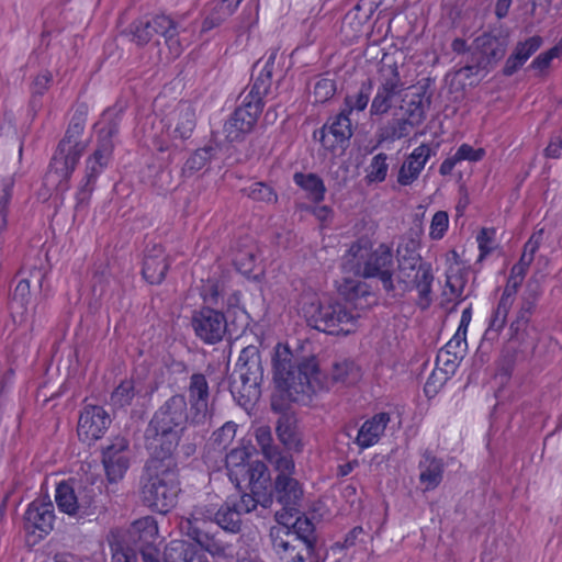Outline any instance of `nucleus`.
Here are the masks:
<instances>
[{
	"mask_svg": "<svg viewBox=\"0 0 562 562\" xmlns=\"http://www.w3.org/2000/svg\"><path fill=\"white\" fill-rule=\"evenodd\" d=\"M543 156L549 159L562 158V136H551L547 147L543 149Z\"/></svg>",
	"mask_w": 562,
	"mask_h": 562,
	"instance_id": "obj_64",
	"label": "nucleus"
},
{
	"mask_svg": "<svg viewBox=\"0 0 562 562\" xmlns=\"http://www.w3.org/2000/svg\"><path fill=\"white\" fill-rule=\"evenodd\" d=\"M14 182L12 179L3 180L0 191V234L8 225L9 205L12 199Z\"/></svg>",
	"mask_w": 562,
	"mask_h": 562,
	"instance_id": "obj_49",
	"label": "nucleus"
},
{
	"mask_svg": "<svg viewBox=\"0 0 562 562\" xmlns=\"http://www.w3.org/2000/svg\"><path fill=\"white\" fill-rule=\"evenodd\" d=\"M516 300V296L502 292L501 297L497 302L496 307L492 311L488 318L487 328L485 330L486 336L496 337L505 328L507 323V316Z\"/></svg>",
	"mask_w": 562,
	"mask_h": 562,
	"instance_id": "obj_32",
	"label": "nucleus"
},
{
	"mask_svg": "<svg viewBox=\"0 0 562 562\" xmlns=\"http://www.w3.org/2000/svg\"><path fill=\"white\" fill-rule=\"evenodd\" d=\"M526 276H527V272L520 270V268L513 266L509 271V276L507 278V281H506V284H505V288L503 291L516 296Z\"/></svg>",
	"mask_w": 562,
	"mask_h": 562,
	"instance_id": "obj_61",
	"label": "nucleus"
},
{
	"mask_svg": "<svg viewBox=\"0 0 562 562\" xmlns=\"http://www.w3.org/2000/svg\"><path fill=\"white\" fill-rule=\"evenodd\" d=\"M449 379L447 373L440 371V367H435L424 385L425 396L434 398Z\"/></svg>",
	"mask_w": 562,
	"mask_h": 562,
	"instance_id": "obj_51",
	"label": "nucleus"
},
{
	"mask_svg": "<svg viewBox=\"0 0 562 562\" xmlns=\"http://www.w3.org/2000/svg\"><path fill=\"white\" fill-rule=\"evenodd\" d=\"M557 48H549L548 50L539 54L529 65L530 69L539 71L541 75L546 74L551 66L554 58L560 57L555 53Z\"/></svg>",
	"mask_w": 562,
	"mask_h": 562,
	"instance_id": "obj_60",
	"label": "nucleus"
},
{
	"mask_svg": "<svg viewBox=\"0 0 562 562\" xmlns=\"http://www.w3.org/2000/svg\"><path fill=\"white\" fill-rule=\"evenodd\" d=\"M170 268V262L166 254V249L160 244H155L146 249L142 274L150 284H160Z\"/></svg>",
	"mask_w": 562,
	"mask_h": 562,
	"instance_id": "obj_26",
	"label": "nucleus"
},
{
	"mask_svg": "<svg viewBox=\"0 0 562 562\" xmlns=\"http://www.w3.org/2000/svg\"><path fill=\"white\" fill-rule=\"evenodd\" d=\"M391 422V415L380 412L366 419L359 427L353 443L360 451L369 449L379 443Z\"/></svg>",
	"mask_w": 562,
	"mask_h": 562,
	"instance_id": "obj_25",
	"label": "nucleus"
},
{
	"mask_svg": "<svg viewBox=\"0 0 562 562\" xmlns=\"http://www.w3.org/2000/svg\"><path fill=\"white\" fill-rule=\"evenodd\" d=\"M414 278L407 280V285L402 286L403 291L418 292L417 305L423 310L428 308L431 303V286L434 282L431 263L422 259L420 263L415 267Z\"/></svg>",
	"mask_w": 562,
	"mask_h": 562,
	"instance_id": "obj_27",
	"label": "nucleus"
},
{
	"mask_svg": "<svg viewBox=\"0 0 562 562\" xmlns=\"http://www.w3.org/2000/svg\"><path fill=\"white\" fill-rule=\"evenodd\" d=\"M290 525L284 521L285 515L277 513L278 526L270 530L272 548L283 562H323L316 552L315 526L304 515H294Z\"/></svg>",
	"mask_w": 562,
	"mask_h": 562,
	"instance_id": "obj_4",
	"label": "nucleus"
},
{
	"mask_svg": "<svg viewBox=\"0 0 562 562\" xmlns=\"http://www.w3.org/2000/svg\"><path fill=\"white\" fill-rule=\"evenodd\" d=\"M241 297L243 295L240 291H232L223 300L222 308L226 314L232 315L235 318H237L239 315L248 316L247 311L241 302Z\"/></svg>",
	"mask_w": 562,
	"mask_h": 562,
	"instance_id": "obj_55",
	"label": "nucleus"
},
{
	"mask_svg": "<svg viewBox=\"0 0 562 562\" xmlns=\"http://www.w3.org/2000/svg\"><path fill=\"white\" fill-rule=\"evenodd\" d=\"M243 192L255 202L267 204L278 202V193L276 190L262 181L254 182L248 188L243 189Z\"/></svg>",
	"mask_w": 562,
	"mask_h": 562,
	"instance_id": "obj_43",
	"label": "nucleus"
},
{
	"mask_svg": "<svg viewBox=\"0 0 562 562\" xmlns=\"http://www.w3.org/2000/svg\"><path fill=\"white\" fill-rule=\"evenodd\" d=\"M252 471L255 473L250 474V479L243 482L250 493L241 494L239 501L233 503L241 514L255 510L258 505L267 508L273 502V488L268 467L260 464Z\"/></svg>",
	"mask_w": 562,
	"mask_h": 562,
	"instance_id": "obj_11",
	"label": "nucleus"
},
{
	"mask_svg": "<svg viewBox=\"0 0 562 562\" xmlns=\"http://www.w3.org/2000/svg\"><path fill=\"white\" fill-rule=\"evenodd\" d=\"M31 299V285L27 279H22L18 282L11 300L12 314L16 313V308L21 310V317L26 313L27 305Z\"/></svg>",
	"mask_w": 562,
	"mask_h": 562,
	"instance_id": "obj_44",
	"label": "nucleus"
},
{
	"mask_svg": "<svg viewBox=\"0 0 562 562\" xmlns=\"http://www.w3.org/2000/svg\"><path fill=\"white\" fill-rule=\"evenodd\" d=\"M369 18L370 15L367 13L361 14V7L357 4L346 14L344 25L350 26L355 32L353 37H358Z\"/></svg>",
	"mask_w": 562,
	"mask_h": 562,
	"instance_id": "obj_56",
	"label": "nucleus"
},
{
	"mask_svg": "<svg viewBox=\"0 0 562 562\" xmlns=\"http://www.w3.org/2000/svg\"><path fill=\"white\" fill-rule=\"evenodd\" d=\"M272 488L277 501L282 505L284 515L294 517V515L300 514L299 507L303 491L297 480L292 476L278 475Z\"/></svg>",
	"mask_w": 562,
	"mask_h": 562,
	"instance_id": "obj_24",
	"label": "nucleus"
},
{
	"mask_svg": "<svg viewBox=\"0 0 562 562\" xmlns=\"http://www.w3.org/2000/svg\"><path fill=\"white\" fill-rule=\"evenodd\" d=\"M231 3L225 0L210 1L205 7V16L202 21L201 32L206 33L218 27L224 21L235 13Z\"/></svg>",
	"mask_w": 562,
	"mask_h": 562,
	"instance_id": "obj_33",
	"label": "nucleus"
},
{
	"mask_svg": "<svg viewBox=\"0 0 562 562\" xmlns=\"http://www.w3.org/2000/svg\"><path fill=\"white\" fill-rule=\"evenodd\" d=\"M496 228L482 227L476 234V243L479 248V261L487 258L496 248Z\"/></svg>",
	"mask_w": 562,
	"mask_h": 562,
	"instance_id": "obj_47",
	"label": "nucleus"
},
{
	"mask_svg": "<svg viewBox=\"0 0 562 562\" xmlns=\"http://www.w3.org/2000/svg\"><path fill=\"white\" fill-rule=\"evenodd\" d=\"M372 87V80L368 79L367 81L362 82L359 91L356 94L346 95L341 112L350 116L353 111H363L369 104Z\"/></svg>",
	"mask_w": 562,
	"mask_h": 562,
	"instance_id": "obj_39",
	"label": "nucleus"
},
{
	"mask_svg": "<svg viewBox=\"0 0 562 562\" xmlns=\"http://www.w3.org/2000/svg\"><path fill=\"white\" fill-rule=\"evenodd\" d=\"M252 450L248 447H237L232 449L225 457V468L229 481L241 490L243 482L250 479L252 470L257 465L266 464L262 461H251Z\"/></svg>",
	"mask_w": 562,
	"mask_h": 562,
	"instance_id": "obj_20",
	"label": "nucleus"
},
{
	"mask_svg": "<svg viewBox=\"0 0 562 562\" xmlns=\"http://www.w3.org/2000/svg\"><path fill=\"white\" fill-rule=\"evenodd\" d=\"M131 34L137 44H147L154 36L151 20L139 18L131 24Z\"/></svg>",
	"mask_w": 562,
	"mask_h": 562,
	"instance_id": "obj_52",
	"label": "nucleus"
},
{
	"mask_svg": "<svg viewBox=\"0 0 562 562\" xmlns=\"http://www.w3.org/2000/svg\"><path fill=\"white\" fill-rule=\"evenodd\" d=\"M111 423V417L104 407L86 405L79 415L78 437L82 442L91 445L105 435Z\"/></svg>",
	"mask_w": 562,
	"mask_h": 562,
	"instance_id": "obj_15",
	"label": "nucleus"
},
{
	"mask_svg": "<svg viewBox=\"0 0 562 562\" xmlns=\"http://www.w3.org/2000/svg\"><path fill=\"white\" fill-rule=\"evenodd\" d=\"M273 379L295 403L307 404L323 390V373L315 357L296 359L288 344L278 342L272 357Z\"/></svg>",
	"mask_w": 562,
	"mask_h": 562,
	"instance_id": "obj_1",
	"label": "nucleus"
},
{
	"mask_svg": "<svg viewBox=\"0 0 562 562\" xmlns=\"http://www.w3.org/2000/svg\"><path fill=\"white\" fill-rule=\"evenodd\" d=\"M380 83L370 105L371 115H383L393 106L394 100L404 89L396 63L382 64L379 68Z\"/></svg>",
	"mask_w": 562,
	"mask_h": 562,
	"instance_id": "obj_12",
	"label": "nucleus"
},
{
	"mask_svg": "<svg viewBox=\"0 0 562 562\" xmlns=\"http://www.w3.org/2000/svg\"><path fill=\"white\" fill-rule=\"evenodd\" d=\"M459 358V356H451L447 350H439L435 367H440V371L451 378L458 368Z\"/></svg>",
	"mask_w": 562,
	"mask_h": 562,
	"instance_id": "obj_57",
	"label": "nucleus"
},
{
	"mask_svg": "<svg viewBox=\"0 0 562 562\" xmlns=\"http://www.w3.org/2000/svg\"><path fill=\"white\" fill-rule=\"evenodd\" d=\"M337 91L335 79L329 77H319L313 89L314 103H325L329 101Z\"/></svg>",
	"mask_w": 562,
	"mask_h": 562,
	"instance_id": "obj_48",
	"label": "nucleus"
},
{
	"mask_svg": "<svg viewBox=\"0 0 562 562\" xmlns=\"http://www.w3.org/2000/svg\"><path fill=\"white\" fill-rule=\"evenodd\" d=\"M130 538L135 550L142 555L143 562H160V550L156 546L158 539V524L153 516H145L135 520L130 528ZM194 548L183 540H172L164 551V562H202Z\"/></svg>",
	"mask_w": 562,
	"mask_h": 562,
	"instance_id": "obj_7",
	"label": "nucleus"
},
{
	"mask_svg": "<svg viewBox=\"0 0 562 562\" xmlns=\"http://www.w3.org/2000/svg\"><path fill=\"white\" fill-rule=\"evenodd\" d=\"M273 63L274 56L272 55L254 80L241 104L225 122L223 130L228 142L243 140L254 130L265 106L263 99L271 87Z\"/></svg>",
	"mask_w": 562,
	"mask_h": 562,
	"instance_id": "obj_6",
	"label": "nucleus"
},
{
	"mask_svg": "<svg viewBox=\"0 0 562 562\" xmlns=\"http://www.w3.org/2000/svg\"><path fill=\"white\" fill-rule=\"evenodd\" d=\"M360 313H355L344 302L321 303L312 316L314 328L334 336H347L358 329Z\"/></svg>",
	"mask_w": 562,
	"mask_h": 562,
	"instance_id": "obj_10",
	"label": "nucleus"
},
{
	"mask_svg": "<svg viewBox=\"0 0 562 562\" xmlns=\"http://www.w3.org/2000/svg\"><path fill=\"white\" fill-rule=\"evenodd\" d=\"M263 380V368L259 349L249 345L241 349L234 372L229 380V391L246 405L260 395V385Z\"/></svg>",
	"mask_w": 562,
	"mask_h": 562,
	"instance_id": "obj_9",
	"label": "nucleus"
},
{
	"mask_svg": "<svg viewBox=\"0 0 562 562\" xmlns=\"http://www.w3.org/2000/svg\"><path fill=\"white\" fill-rule=\"evenodd\" d=\"M191 325L195 336L206 345L220 342L227 327V321L224 312L202 306L193 312Z\"/></svg>",
	"mask_w": 562,
	"mask_h": 562,
	"instance_id": "obj_13",
	"label": "nucleus"
},
{
	"mask_svg": "<svg viewBox=\"0 0 562 562\" xmlns=\"http://www.w3.org/2000/svg\"><path fill=\"white\" fill-rule=\"evenodd\" d=\"M117 132L115 125L109 126L108 130L101 128L99 134L97 148L86 160V175L88 181H97L100 175L109 166L114 150L112 140L113 135Z\"/></svg>",
	"mask_w": 562,
	"mask_h": 562,
	"instance_id": "obj_21",
	"label": "nucleus"
},
{
	"mask_svg": "<svg viewBox=\"0 0 562 562\" xmlns=\"http://www.w3.org/2000/svg\"><path fill=\"white\" fill-rule=\"evenodd\" d=\"M271 462H274L278 475L292 476L295 464L291 454L272 453Z\"/></svg>",
	"mask_w": 562,
	"mask_h": 562,
	"instance_id": "obj_62",
	"label": "nucleus"
},
{
	"mask_svg": "<svg viewBox=\"0 0 562 562\" xmlns=\"http://www.w3.org/2000/svg\"><path fill=\"white\" fill-rule=\"evenodd\" d=\"M409 134V123L406 120H393L383 130L382 137L385 140L402 139Z\"/></svg>",
	"mask_w": 562,
	"mask_h": 562,
	"instance_id": "obj_54",
	"label": "nucleus"
},
{
	"mask_svg": "<svg viewBox=\"0 0 562 562\" xmlns=\"http://www.w3.org/2000/svg\"><path fill=\"white\" fill-rule=\"evenodd\" d=\"M180 492L179 470L173 456H149L140 488L143 504L155 513L166 515L178 504Z\"/></svg>",
	"mask_w": 562,
	"mask_h": 562,
	"instance_id": "obj_3",
	"label": "nucleus"
},
{
	"mask_svg": "<svg viewBox=\"0 0 562 562\" xmlns=\"http://www.w3.org/2000/svg\"><path fill=\"white\" fill-rule=\"evenodd\" d=\"M293 181L306 193V198L314 204H319L324 201L326 187L318 175L313 172H295L293 175Z\"/></svg>",
	"mask_w": 562,
	"mask_h": 562,
	"instance_id": "obj_34",
	"label": "nucleus"
},
{
	"mask_svg": "<svg viewBox=\"0 0 562 562\" xmlns=\"http://www.w3.org/2000/svg\"><path fill=\"white\" fill-rule=\"evenodd\" d=\"M214 524L223 531L238 533L241 529V513L234 504L226 502L216 512Z\"/></svg>",
	"mask_w": 562,
	"mask_h": 562,
	"instance_id": "obj_37",
	"label": "nucleus"
},
{
	"mask_svg": "<svg viewBox=\"0 0 562 562\" xmlns=\"http://www.w3.org/2000/svg\"><path fill=\"white\" fill-rule=\"evenodd\" d=\"M542 42V37L539 35H533L518 42L504 64L503 75L509 77L517 72L541 47Z\"/></svg>",
	"mask_w": 562,
	"mask_h": 562,
	"instance_id": "obj_28",
	"label": "nucleus"
},
{
	"mask_svg": "<svg viewBox=\"0 0 562 562\" xmlns=\"http://www.w3.org/2000/svg\"><path fill=\"white\" fill-rule=\"evenodd\" d=\"M419 482L425 491H434L442 482L445 464L441 459L426 451L419 461Z\"/></svg>",
	"mask_w": 562,
	"mask_h": 562,
	"instance_id": "obj_29",
	"label": "nucleus"
},
{
	"mask_svg": "<svg viewBox=\"0 0 562 562\" xmlns=\"http://www.w3.org/2000/svg\"><path fill=\"white\" fill-rule=\"evenodd\" d=\"M85 144L59 142L49 162V171L59 177L57 188L61 192L69 190V181L85 151Z\"/></svg>",
	"mask_w": 562,
	"mask_h": 562,
	"instance_id": "obj_14",
	"label": "nucleus"
},
{
	"mask_svg": "<svg viewBox=\"0 0 562 562\" xmlns=\"http://www.w3.org/2000/svg\"><path fill=\"white\" fill-rule=\"evenodd\" d=\"M55 513L50 502L33 501L24 514V529L27 533L43 539L54 528Z\"/></svg>",
	"mask_w": 562,
	"mask_h": 562,
	"instance_id": "obj_19",
	"label": "nucleus"
},
{
	"mask_svg": "<svg viewBox=\"0 0 562 562\" xmlns=\"http://www.w3.org/2000/svg\"><path fill=\"white\" fill-rule=\"evenodd\" d=\"M135 397V383L132 379H125L112 391L111 405L114 408H124L132 404Z\"/></svg>",
	"mask_w": 562,
	"mask_h": 562,
	"instance_id": "obj_42",
	"label": "nucleus"
},
{
	"mask_svg": "<svg viewBox=\"0 0 562 562\" xmlns=\"http://www.w3.org/2000/svg\"><path fill=\"white\" fill-rule=\"evenodd\" d=\"M405 254L398 250V282L402 286L407 285V280L413 279L415 267L420 263L422 256L416 250L405 249Z\"/></svg>",
	"mask_w": 562,
	"mask_h": 562,
	"instance_id": "obj_40",
	"label": "nucleus"
},
{
	"mask_svg": "<svg viewBox=\"0 0 562 562\" xmlns=\"http://www.w3.org/2000/svg\"><path fill=\"white\" fill-rule=\"evenodd\" d=\"M449 215L446 211H437L430 221L428 236L431 240H441L449 229Z\"/></svg>",
	"mask_w": 562,
	"mask_h": 562,
	"instance_id": "obj_50",
	"label": "nucleus"
},
{
	"mask_svg": "<svg viewBox=\"0 0 562 562\" xmlns=\"http://www.w3.org/2000/svg\"><path fill=\"white\" fill-rule=\"evenodd\" d=\"M214 148L212 146H204L198 148L190 157L186 160L182 167V176L191 177L195 172L200 171L211 160Z\"/></svg>",
	"mask_w": 562,
	"mask_h": 562,
	"instance_id": "obj_41",
	"label": "nucleus"
},
{
	"mask_svg": "<svg viewBox=\"0 0 562 562\" xmlns=\"http://www.w3.org/2000/svg\"><path fill=\"white\" fill-rule=\"evenodd\" d=\"M128 448L126 438L116 437L102 450V463L110 483H116L125 476L131 464Z\"/></svg>",
	"mask_w": 562,
	"mask_h": 562,
	"instance_id": "obj_16",
	"label": "nucleus"
},
{
	"mask_svg": "<svg viewBox=\"0 0 562 562\" xmlns=\"http://www.w3.org/2000/svg\"><path fill=\"white\" fill-rule=\"evenodd\" d=\"M359 367L353 360L344 359L333 366V379L337 382L349 383L359 376Z\"/></svg>",
	"mask_w": 562,
	"mask_h": 562,
	"instance_id": "obj_46",
	"label": "nucleus"
},
{
	"mask_svg": "<svg viewBox=\"0 0 562 562\" xmlns=\"http://www.w3.org/2000/svg\"><path fill=\"white\" fill-rule=\"evenodd\" d=\"M111 562H137V551L133 548L115 543L111 544Z\"/></svg>",
	"mask_w": 562,
	"mask_h": 562,
	"instance_id": "obj_63",
	"label": "nucleus"
},
{
	"mask_svg": "<svg viewBox=\"0 0 562 562\" xmlns=\"http://www.w3.org/2000/svg\"><path fill=\"white\" fill-rule=\"evenodd\" d=\"M351 136L350 116L341 111L319 131V142L330 153H335L337 149H345Z\"/></svg>",
	"mask_w": 562,
	"mask_h": 562,
	"instance_id": "obj_22",
	"label": "nucleus"
},
{
	"mask_svg": "<svg viewBox=\"0 0 562 562\" xmlns=\"http://www.w3.org/2000/svg\"><path fill=\"white\" fill-rule=\"evenodd\" d=\"M153 32L165 38L171 54L179 56L182 53V45L179 40L178 24L166 14H156L151 19Z\"/></svg>",
	"mask_w": 562,
	"mask_h": 562,
	"instance_id": "obj_31",
	"label": "nucleus"
},
{
	"mask_svg": "<svg viewBox=\"0 0 562 562\" xmlns=\"http://www.w3.org/2000/svg\"><path fill=\"white\" fill-rule=\"evenodd\" d=\"M53 80V74L47 69L37 74L30 85V92L32 98H42L49 90Z\"/></svg>",
	"mask_w": 562,
	"mask_h": 562,
	"instance_id": "obj_53",
	"label": "nucleus"
},
{
	"mask_svg": "<svg viewBox=\"0 0 562 562\" xmlns=\"http://www.w3.org/2000/svg\"><path fill=\"white\" fill-rule=\"evenodd\" d=\"M88 113H89V108H88L87 103L82 102L76 106L75 112L69 122V125L66 130V133H65L64 137L60 139V142H66V144H70V145L83 144L80 140V137L83 134V131L86 127Z\"/></svg>",
	"mask_w": 562,
	"mask_h": 562,
	"instance_id": "obj_36",
	"label": "nucleus"
},
{
	"mask_svg": "<svg viewBox=\"0 0 562 562\" xmlns=\"http://www.w3.org/2000/svg\"><path fill=\"white\" fill-rule=\"evenodd\" d=\"M345 259L364 279H378L386 293L395 290L394 255L391 244L381 243L373 249L369 237L362 236L352 241L346 250Z\"/></svg>",
	"mask_w": 562,
	"mask_h": 562,
	"instance_id": "obj_5",
	"label": "nucleus"
},
{
	"mask_svg": "<svg viewBox=\"0 0 562 562\" xmlns=\"http://www.w3.org/2000/svg\"><path fill=\"white\" fill-rule=\"evenodd\" d=\"M474 44L477 50L487 57H495L497 37L491 33H483L474 40Z\"/></svg>",
	"mask_w": 562,
	"mask_h": 562,
	"instance_id": "obj_59",
	"label": "nucleus"
},
{
	"mask_svg": "<svg viewBox=\"0 0 562 562\" xmlns=\"http://www.w3.org/2000/svg\"><path fill=\"white\" fill-rule=\"evenodd\" d=\"M103 483L91 476L69 477L56 485L55 502L60 513L86 518L98 513Z\"/></svg>",
	"mask_w": 562,
	"mask_h": 562,
	"instance_id": "obj_8",
	"label": "nucleus"
},
{
	"mask_svg": "<svg viewBox=\"0 0 562 562\" xmlns=\"http://www.w3.org/2000/svg\"><path fill=\"white\" fill-rule=\"evenodd\" d=\"M191 423L188 402L182 394L169 397L154 414L146 430L149 456L172 457L187 423Z\"/></svg>",
	"mask_w": 562,
	"mask_h": 562,
	"instance_id": "obj_2",
	"label": "nucleus"
},
{
	"mask_svg": "<svg viewBox=\"0 0 562 562\" xmlns=\"http://www.w3.org/2000/svg\"><path fill=\"white\" fill-rule=\"evenodd\" d=\"M195 127V109L189 103L181 104L177 110V121L171 137L183 142L188 140L192 137Z\"/></svg>",
	"mask_w": 562,
	"mask_h": 562,
	"instance_id": "obj_35",
	"label": "nucleus"
},
{
	"mask_svg": "<svg viewBox=\"0 0 562 562\" xmlns=\"http://www.w3.org/2000/svg\"><path fill=\"white\" fill-rule=\"evenodd\" d=\"M188 396L191 424H203L206 420L210 398L209 382L204 374L193 373L190 376Z\"/></svg>",
	"mask_w": 562,
	"mask_h": 562,
	"instance_id": "obj_23",
	"label": "nucleus"
},
{
	"mask_svg": "<svg viewBox=\"0 0 562 562\" xmlns=\"http://www.w3.org/2000/svg\"><path fill=\"white\" fill-rule=\"evenodd\" d=\"M486 151L483 147L474 148L472 145L468 143H462L456 150V153L442 160L439 166V175L442 177L451 176L454 167L462 162H479L483 160Z\"/></svg>",
	"mask_w": 562,
	"mask_h": 562,
	"instance_id": "obj_30",
	"label": "nucleus"
},
{
	"mask_svg": "<svg viewBox=\"0 0 562 562\" xmlns=\"http://www.w3.org/2000/svg\"><path fill=\"white\" fill-rule=\"evenodd\" d=\"M277 435L279 440L289 450L301 451L302 441L296 430V425L289 417H282L278 420Z\"/></svg>",
	"mask_w": 562,
	"mask_h": 562,
	"instance_id": "obj_38",
	"label": "nucleus"
},
{
	"mask_svg": "<svg viewBox=\"0 0 562 562\" xmlns=\"http://www.w3.org/2000/svg\"><path fill=\"white\" fill-rule=\"evenodd\" d=\"M95 182L97 181H88V176L85 175V178L82 179V182L79 186V188L76 192V195H75V200H76L75 209L76 210H79L82 206H87L89 204L90 199L93 193V190H94Z\"/></svg>",
	"mask_w": 562,
	"mask_h": 562,
	"instance_id": "obj_58",
	"label": "nucleus"
},
{
	"mask_svg": "<svg viewBox=\"0 0 562 562\" xmlns=\"http://www.w3.org/2000/svg\"><path fill=\"white\" fill-rule=\"evenodd\" d=\"M337 290L344 303L355 313L363 312L376 303V295L366 281L345 278Z\"/></svg>",
	"mask_w": 562,
	"mask_h": 562,
	"instance_id": "obj_18",
	"label": "nucleus"
},
{
	"mask_svg": "<svg viewBox=\"0 0 562 562\" xmlns=\"http://www.w3.org/2000/svg\"><path fill=\"white\" fill-rule=\"evenodd\" d=\"M387 156L384 153H379L371 159L366 179L369 183L383 182L387 176Z\"/></svg>",
	"mask_w": 562,
	"mask_h": 562,
	"instance_id": "obj_45",
	"label": "nucleus"
},
{
	"mask_svg": "<svg viewBox=\"0 0 562 562\" xmlns=\"http://www.w3.org/2000/svg\"><path fill=\"white\" fill-rule=\"evenodd\" d=\"M439 144L431 146L422 143L415 147L404 159L398 169L396 181L402 187L412 186L423 172L429 159L436 155Z\"/></svg>",
	"mask_w": 562,
	"mask_h": 562,
	"instance_id": "obj_17",
	"label": "nucleus"
}]
</instances>
